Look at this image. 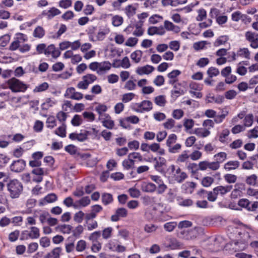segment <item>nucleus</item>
<instances>
[{
	"mask_svg": "<svg viewBox=\"0 0 258 258\" xmlns=\"http://www.w3.org/2000/svg\"><path fill=\"white\" fill-rule=\"evenodd\" d=\"M224 179L229 184L235 183L237 179L236 175L232 174H226L224 175Z\"/></svg>",
	"mask_w": 258,
	"mask_h": 258,
	"instance_id": "3c124183",
	"label": "nucleus"
},
{
	"mask_svg": "<svg viewBox=\"0 0 258 258\" xmlns=\"http://www.w3.org/2000/svg\"><path fill=\"white\" fill-rule=\"evenodd\" d=\"M175 124V120L172 118H169L163 123V126L167 130H171Z\"/></svg>",
	"mask_w": 258,
	"mask_h": 258,
	"instance_id": "774afa93",
	"label": "nucleus"
},
{
	"mask_svg": "<svg viewBox=\"0 0 258 258\" xmlns=\"http://www.w3.org/2000/svg\"><path fill=\"white\" fill-rule=\"evenodd\" d=\"M164 26L167 31H173L176 33H178L180 31L179 27L175 25L172 22L167 20L164 21Z\"/></svg>",
	"mask_w": 258,
	"mask_h": 258,
	"instance_id": "bb28decb",
	"label": "nucleus"
},
{
	"mask_svg": "<svg viewBox=\"0 0 258 258\" xmlns=\"http://www.w3.org/2000/svg\"><path fill=\"white\" fill-rule=\"evenodd\" d=\"M171 169L173 172V177L176 182L181 183L187 178V174L182 171L179 167L175 168V166L172 165Z\"/></svg>",
	"mask_w": 258,
	"mask_h": 258,
	"instance_id": "6e6552de",
	"label": "nucleus"
},
{
	"mask_svg": "<svg viewBox=\"0 0 258 258\" xmlns=\"http://www.w3.org/2000/svg\"><path fill=\"white\" fill-rule=\"evenodd\" d=\"M141 188L143 191L153 192L156 190L157 186L153 183L143 182L141 184Z\"/></svg>",
	"mask_w": 258,
	"mask_h": 258,
	"instance_id": "5701e85b",
	"label": "nucleus"
},
{
	"mask_svg": "<svg viewBox=\"0 0 258 258\" xmlns=\"http://www.w3.org/2000/svg\"><path fill=\"white\" fill-rule=\"evenodd\" d=\"M30 232L31 236V239H37L40 237V230L35 226H32L30 228Z\"/></svg>",
	"mask_w": 258,
	"mask_h": 258,
	"instance_id": "de8ad7c7",
	"label": "nucleus"
},
{
	"mask_svg": "<svg viewBox=\"0 0 258 258\" xmlns=\"http://www.w3.org/2000/svg\"><path fill=\"white\" fill-rule=\"evenodd\" d=\"M135 28L136 29L133 32V35L137 37L142 36L144 32V30L142 28V24L138 23L136 24Z\"/></svg>",
	"mask_w": 258,
	"mask_h": 258,
	"instance_id": "864d4df0",
	"label": "nucleus"
},
{
	"mask_svg": "<svg viewBox=\"0 0 258 258\" xmlns=\"http://www.w3.org/2000/svg\"><path fill=\"white\" fill-rule=\"evenodd\" d=\"M189 93L192 96L197 98H201L203 96L201 91L203 88V85L195 82H191L189 84Z\"/></svg>",
	"mask_w": 258,
	"mask_h": 258,
	"instance_id": "423d86ee",
	"label": "nucleus"
},
{
	"mask_svg": "<svg viewBox=\"0 0 258 258\" xmlns=\"http://www.w3.org/2000/svg\"><path fill=\"white\" fill-rule=\"evenodd\" d=\"M181 74V72L179 70H175L169 73L167 76L170 79L169 83L173 84L177 81V77Z\"/></svg>",
	"mask_w": 258,
	"mask_h": 258,
	"instance_id": "f704fd0d",
	"label": "nucleus"
},
{
	"mask_svg": "<svg viewBox=\"0 0 258 258\" xmlns=\"http://www.w3.org/2000/svg\"><path fill=\"white\" fill-rule=\"evenodd\" d=\"M227 155L225 152H221L214 156L215 161L220 164L223 163L227 159Z\"/></svg>",
	"mask_w": 258,
	"mask_h": 258,
	"instance_id": "4c0bfd02",
	"label": "nucleus"
},
{
	"mask_svg": "<svg viewBox=\"0 0 258 258\" xmlns=\"http://www.w3.org/2000/svg\"><path fill=\"white\" fill-rule=\"evenodd\" d=\"M245 39L249 43L250 46L254 49L258 48V34L250 31L245 32Z\"/></svg>",
	"mask_w": 258,
	"mask_h": 258,
	"instance_id": "9d476101",
	"label": "nucleus"
},
{
	"mask_svg": "<svg viewBox=\"0 0 258 258\" xmlns=\"http://www.w3.org/2000/svg\"><path fill=\"white\" fill-rule=\"evenodd\" d=\"M202 153L199 150H194L189 155L190 158L193 161L200 159L202 157Z\"/></svg>",
	"mask_w": 258,
	"mask_h": 258,
	"instance_id": "e2e57ef3",
	"label": "nucleus"
},
{
	"mask_svg": "<svg viewBox=\"0 0 258 258\" xmlns=\"http://www.w3.org/2000/svg\"><path fill=\"white\" fill-rule=\"evenodd\" d=\"M250 51L248 48H240L236 52L237 56L241 58L249 59L250 58Z\"/></svg>",
	"mask_w": 258,
	"mask_h": 258,
	"instance_id": "a878e982",
	"label": "nucleus"
},
{
	"mask_svg": "<svg viewBox=\"0 0 258 258\" xmlns=\"http://www.w3.org/2000/svg\"><path fill=\"white\" fill-rule=\"evenodd\" d=\"M60 13V11L58 9L52 7L48 11H43L42 14L46 16L48 19H51L55 16L59 15Z\"/></svg>",
	"mask_w": 258,
	"mask_h": 258,
	"instance_id": "b1692460",
	"label": "nucleus"
},
{
	"mask_svg": "<svg viewBox=\"0 0 258 258\" xmlns=\"http://www.w3.org/2000/svg\"><path fill=\"white\" fill-rule=\"evenodd\" d=\"M153 108L152 102L150 100H144L140 103H136L134 105V109L138 112H148Z\"/></svg>",
	"mask_w": 258,
	"mask_h": 258,
	"instance_id": "1a4fd4ad",
	"label": "nucleus"
},
{
	"mask_svg": "<svg viewBox=\"0 0 258 258\" xmlns=\"http://www.w3.org/2000/svg\"><path fill=\"white\" fill-rule=\"evenodd\" d=\"M61 252V248L60 247H55L47 254V257L48 258H59Z\"/></svg>",
	"mask_w": 258,
	"mask_h": 258,
	"instance_id": "ea45409f",
	"label": "nucleus"
},
{
	"mask_svg": "<svg viewBox=\"0 0 258 258\" xmlns=\"http://www.w3.org/2000/svg\"><path fill=\"white\" fill-rule=\"evenodd\" d=\"M98 120L102 123L104 127L108 129L111 130L115 126L114 121L109 114L104 115L103 117L98 119Z\"/></svg>",
	"mask_w": 258,
	"mask_h": 258,
	"instance_id": "f8f14e48",
	"label": "nucleus"
},
{
	"mask_svg": "<svg viewBox=\"0 0 258 258\" xmlns=\"http://www.w3.org/2000/svg\"><path fill=\"white\" fill-rule=\"evenodd\" d=\"M64 96L69 99L80 100L84 97L83 94L80 92L76 91L74 87H70L68 88L64 93Z\"/></svg>",
	"mask_w": 258,
	"mask_h": 258,
	"instance_id": "0eeeda50",
	"label": "nucleus"
},
{
	"mask_svg": "<svg viewBox=\"0 0 258 258\" xmlns=\"http://www.w3.org/2000/svg\"><path fill=\"white\" fill-rule=\"evenodd\" d=\"M202 127H198L194 130V134L199 138H205L211 134V130L214 127V121L207 119L202 122Z\"/></svg>",
	"mask_w": 258,
	"mask_h": 258,
	"instance_id": "f03ea898",
	"label": "nucleus"
},
{
	"mask_svg": "<svg viewBox=\"0 0 258 258\" xmlns=\"http://www.w3.org/2000/svg\"><path fill=\"white\" fill-rule=\"evenodd\" d=\"M239 166V162L238 161H229L224 164V168L227 171H230L235 170Z\"/></svg>",
	"mask_w": 258,
	"mask_h": 258,
	"instance_id": "cd10ccee",
	"label": "nucleus"
},
{
	"mask_svg": "<svg viewBox=\"0 0 258 258\" xmlns=\"http://www.w3.org/2000/svg\"><path fill=\"white\" fill-rule=\"evenodd\" d=\"M55 134L57 136L64 138L66 136V126L62 124L61 126L58 127L54 132Z\"/></svg>",
	"mask_w": 258,
	"mask_h": 258,
	"instance_id": "bf43d9fd",
	"label": "nucleus"
},
{
	"mask_svg": "<svg viewBox=\"0 0 258 258\" xmlns=\"http://www.w3.org/2000/svg\"><path fill=\"white\" fill-rule=\"evenodd\" d=\"M155 70V68L151 65L147 64L137 68L136 72L139 75H149Z\"/></svg>",
	"mask_w": 258,
	"mask_h": 258,
	"instance_id": "dca6fc26",
	"label": "nucleus"
},
{
	"mask_svg": "<svg viewBox=\"0 0 258 258\" xmlns=\"http://www.w3.org/2000/svg\"><path fill=\"white\" fill-rule=\"evenodd\" d=\"M154 101V103L160 107H164L167 103L166 96L163 95L155 97Z\"/></svg>",
	"mask_w": 258,
	"mask_h": 258,
	"instance_id": "2f4dec72",
	"label": "nucleus"
},
{
	"mask_svg": "<svg viewBox=\"0 0 258 258\" xmlns=\"http://www.w3.org/2000/svg\"><path fill=\"white\" fill-rule=\"evenodd\" d=\"M143 158L140 153L133 152L130 153L127 158L124 159L122 163L123 167L126 170H129L135 167L136 161L142 162Z\"/></svg>",
	"mask_w": 258,
	"mask_h": 258,
	"instance_id": "20e7f679",
	"label": "nucleus"
},
{
	"mask_svg": "<svg viewBox=\"0 0 258 258\" xmlns=\"http://www.w3.org/2000/svg\"><path fill=\"white\" fill-rule=\"evenodd\" d=\"M25 167V162L23 160H18L11 164V170L16 172L23 171Z\"/></svg>",
	"mask_w": 258,
	"mask_h": 258,
	"instance_id": "f3484780",
	"label": "nucleus"
},
{
	"mask_svg": "<svg viewBox=\"0 0 258 258\" xmlns=\"http://www.w3.org/2000/svg\"><path fill=\"white\" fill-rule=\"evenodd\" d=\"M246 136L248 139L258 138V126H255L252 129L247 131Z\"/></svg>",
	"mask_w": 258,
	"mask_h": 258,
	"instance_id": "a18cd8bd",
	"label": "nucleus"
},
{
	"mask_svg": "<svg viewBox=\"0 0 258 258\" xmlns=\"http://www.w3.org/2000/svg\"><path fill=\"white\" fill-rule=\"evenodd\" d=\"M190 158L189 155L188 154L187 151H183L180 154H179L177 159L176 163L180 164L187 162Z\"/></svg>",
	"mask_w": 258,
	"mask_h": 258,
	"instance_id": "c756f323",
	"label": "nucleus"
},
{
	"mask_svg": "<svg viewBox=\"0 0 258 258\" xmlns=\"http://www.w3.org/2000/svg\"><path fill=\"white\" fill-rule=\"evenodd\" d=\"M184 115V111L181 109H176L173 110L172 117L175 119H180Z\"/></svg>",
	"mask_w": 258,
	"mask_h": 258,
	"instance_id": "6e6d98bb",
	"label": "nucleus"
},
{
	"mask_svg": "<svg viewBox=\"0 0 258 258\" xmlns=\"http://www.w3.org/2000/svg\"><path fill=\"white\" fill-rule=\"evenodd\" d=\"M47 127L52 129L55 127L57 125L56 120L54 116L49 115L47 117L46 121Z\"/></svg>",
	"mask_w": 258,
	"mask_h": 258,
	"instance_id": "c03bdc74",
	"label": "nucleus"
},
{
	"mask_svg": "<svg viewBox=\"0 0 258 258\" xmlns=\"http://www.w3.org/2000/svg\"><path fill=\"white\" fill-rule=\"evenodd\" d=\"M19 236L20 231L18 230H15L9 234L8 240L12 242H15L18 239Z\"/></svg>",
	"mask_w": 258,
	"mask_h": 258,
	"instance_id": "09e8293b",
	"label": "nucleus"
},
{
	"mask_svg": "<svg viewBox=\"0 0 258 258\" xmlns=\"http://www.w3.org/2000/svg\"><path fill=\"white\" fill-rule=\"evenodd\" d=\"M108 107L106 105L103 103H97L95 108V110L98 114V119L102 117L104 115L108 114L106 112L107 111Z\"/></svg>",
	"mask_w": 258,
	"mask_h": 258,
	"instance_id": "a211bd4d",
	"label": "nucleus"
},
{
	"mask_svg": "<svg viewBox=\"0 0 258 258\" xmlns=\"http://www.w3.org/2000/svg\"><path fill=\"white\" fill-rule=\"evenodd\" d=\"M214 179L212 177L207 176L202 178L201 184L203 186L208 187L214 183Z\"/></svg>",
	"mask_w": 258,
	"mask_h": 258,
	"instance_id": "a19ab883",
	"label": "nucleus"
},
{
	"mask_svg": "<svg viewBox=\"0 0 258 258\" xmlns=\"http://www.w3.org/2000/svg\"><path fill=\"white\" fill-rule=\"evenodd\" d=\"M55 229L56 231L61 232L62 233L69 234L72 231V227L70 225L63 224L57 226Z\"/></svg>",
	"mask_w": 258,
	"mask_h": 258,
	"instance_id": "72a5a7b5",
	"label": "nucleus"
},
{
	"mask_svg": "<svg viewBox=\"0 0 258 258\" xmlns=\"http://www.w3.org/2000/svg\"><path fill=\"white\" fill-rule=\"evenodd\" d=\"M246 18L245 15H243L239 11H236L232 13L231 15L232 20L235 22H238L241 19Z\"/></svg>",
	"mask_w": 258,
	"mask_h": 258,
	"instance_id": "5fc2aeb1",
	"label": "nucleus"
},
{
	"mask_svg": "<svg viewBox=\"0 0 258 258\" xmlns=\"http://www.w3.org/2000/svg\"><path fill=\"white\" fill-rule=\"evenodd\" d=\"M127 215V210L124 208H118L116 210L114 214L111 217L112 221H118L120 218H125Z\"/></svg>",
	"mask_w": 258,
	"mask_h": 258,
	"instance_id": "ddd939ff",
	"label": "nucleus"
},
{
	"mask_svg": "<svg viewBox=\"0 0 258 258\" xmlns=\"http://www.w3.org/2000/svg\"><path fill=\"white\" fill-rule=\"evenodd\" d=\"M123 22V18L119 15H115L112 17L111 23L114 27L120 26Z\"/></svg>",
	"mask_w": 258,
	"mask_h": 258,
	"instance_id": "79ce46f5",
	"label": "nucleus"
},
{
	"mask_svg": "<svg viewBox=\"0 0 258 258\" xmlns=\"http://www.w3.org/2000/svg\"><path fill=\"white\" fill-rule=\"evenodd\" d=\"M142 55L143 52L140 50H137L131 53V58L134 62L139 63L141 60Z\"/></svg>",
	"mask_w": 258,
	"mask_h": 258,
	"instance_id": "473e14b6",
	"label": "nucleus"
},
{
	"mask_svg": "<svg viewBox=\"0 0 258 258\" xmlns=\"http://www.w3.org/2000/svg\"><path fill=\"white\" fill-rule=\"evenodd\" d=\"M101 200L104 205H107L113 202V199L111 194L104 192L102 194Z\"/></svg>",
	"mask_w": 258,
	"mask_h": 258,
	"instance_id": "c9c22d12",
	"label": "nucleus"
},
{
	"mask_svg": "<svg viewBox=\"0 0 258 258\" xmlns=\"http://www.w3.org/2000/svg\"><path fill=\"white\" fill-rule=\"evenodd\" d=\"M210 44L206 41H201L194 43L193 48L196 51L203 50L206 48V45Z\"/></svg>",
	"mask_w": 258,
	"mask_h": 258,
	"instance_id": "e433bc0d",
	"label": "nucleus"
},
{
	"mask_svg": "<svg viewBox=\"0 0 258 258\" xmlns=\"http://www.w3.org/2000/svg\"><path fill=\"white\" fill-rule=\"evenodd\" d=\"M254 120V116L252 113L247 114L245 116L243 120V125L244 126V127H250L253 123Z\"/></svg>",
	"mask_w": 258,
	"mask_h": 258,
	"instance_id": "c85d7f7f",
	"label": "nucleus"
},
{
	"mask_svg": "<svg viewBox=\"0 0 258 258\" xmlns=\"http://www.w3.org/2000/svg\"><path fill=\"white\" fill-rule=\"evenodd\" d=\"M45 54L46 55H51L52 57L56 58L60 55V52L54 45L51 44L46 47Z\"/></svg>",
	"mask_w": 258,
	"mask_h": 258,
	"instance_id": "6ab92c4d",
	"label": "nucleus"
},
{
	"mask_svg": "<svg viewBox=\"0 0 258 258\" xmlns=\"http://www.w3.org/2000/svg\"><path fill=\"white\" fill-rule=\"evenodd\" d=\"M131 66L129 58L125 56L122 60H116L113 64L114 67H122L124 69H127Z\"/></svg>",
	"mask_w": 258,
	"mask_h": 258,
	"instance_id": "393cba45",
	"label": "nucleus"
},
{
	"mask_svg": "<svg viewBox=\"0 0 258 258\" xmlns=\"http://www.w3.org/2000/svg\"><path fill=\"white\" fill-rule=\"evenodd\" d=\"M238 205L240 207L243 208H245L248 211V208H249L250 202L248 200L246 199H241L238 201Z\"/></svg>",
	"mask_w": 258,
	"mask_h": 258,
	"instance_id": "69168bd1",
	"label": "nucleus"
},
{
	"mask_svg": "<svg viewBox=\"0 0 258 258\" xmlns=\"http://www.w3.org/2000/svg\"><path fill=\"white\" fill-rule=\"evenodd\" d=\"M87 247V242L83 239L79 240L75 245V249L78 252H83Z\"/></svg>",
	"mask_w": 258,
	"mask_h": 258,
	"instance_id": "7c9ffc66",
	"label": "nucleus"
},
{
	"mask_svg": "<svg viewBox=\"0 0 258 258\" xmlns=\"http://www.w3.org/2000/svg\"><path fill=\"white\" fill-rule=\"evenodd\" d=\"M230 131L228 128H224L222 131L218 132L217 137L219 141L221 143H226Z\"/></svg>",
	"mask_w": 258,
	"mask_h": 258,
	"instance_id": "4be33fe9",
	"label": "nucleus"
},
{
	"mask_svg": "<svg viewBox=\"0 0 258 258\" xmlns=\"http://www.w3.org/2000/svg\"><path fill=\"white\" fill-rule=\"evenodd\" d=\"M91 132L86 130H81L80 133H74L70 134L69 138L72 140H77L80 142H84L88 139Z\"/></svg>",
	"mask_w": 258,
	"mask_h": 258,
	"instance_id": "9b49d317",
	"label": "nucleus"
},
{
	"mask_svg": "<svg viewBox=\"0 0 258 258\" xmlns=\"http://www.w3.org/2000/svg\"><path fill=\"white\" fill-rule=\"evenodd\" d=\"M50 238L46 236H43L40 238L39 244L43 248L48 247L50 245Z\"/></svg>",
	"mask_w": 258,
	"mask_h": 258,
	"instance_id": "603ef678",
	"label": "nucleus"
},
{
	"mask_svg": "<svg viewBox=\"0 0 258 258\" xmlns=\"http://www.w3.org/2000/svg\"><path fill=\"white\" fill-rule=\"evenodd\" d=\"M156 164H155V168L161 167L165 166L167 163L166 160L162 157H159L157 158H155Z\"/></svg>",
	"mask_w": 258,
	"mask_h": 258,
	"instance_id": "338daca9",
	"label": "nucleus"
},
{
	"mask_svg": "<svg viewBox=\"0 0 258 258\" xmlns=\"http://www.w3.org/2000/svg\"><path fill=\"white\" fill-rule=\"evenodd\" d=\"M257 178V177L256 175L252 174L246 178L245 182L249 185L254 186L256 184Z\"/></svg>",
	"mask_w": 258,
	"mask_h": 258,
	"instance_id": "13d9d810",
	"label": "nucleus"
},
{
	"mask_svg": "<svg viewBox=\"0 0 258 258\" xmlns=\"http://www.w3.org/2000/svg\"><path fill=\"white\" fill-rule=\"evenodd\" d=\"M244 184L242 183H236L234 185V188L231 191V197L236 199L242 196V192L244 190Z\"/></svg>",
	"mask_w": 258,
	"mask_h": 258,
	"instance_id": "4468645a",
	"label": "nucleus"
},
{
	"mask_svg": "<svg viewBox=\"0 0 258 258\" xmlns=\"http://www.w3.org/2000/svg\"><path fill=\"white\" fill-rule=\"evenodd\" d=\"M197 12L198 16L196 18V20L198 21H202L206 18L207 12L205 9L203 8L200 9Z\"/></svg>",
	"mask_w": 258,
	"mask_h": 258,
	"instance_id": "052dcab7",
	"label": "nucleus"
},
{
	"mask_svg": "<svg viewBox=\"0 0 258 258\" xmlns=\"http://www.w3.org/2000/svg\"><path fill=\"white\" fill-rule=\"evenodd\" d=\"M232 185H227L225 186L219 185L214 188L217 194L220 195L221 196L225 195L227 193L229 192L232 189Z\"/></svg>",
	"mask_w": 258,
	"mask_h": 258,
	"instance_id": "aec40b11",
	"label": "nucleus"
},
{
	"mask_svg": "<svg viewBox=\"0 0 258 258\" xmlns=\"http://www.w3.org/2000/svg\"><path fill=\"white\" fill-rule=\"evenodd\" d=\"M177 200L178 204L182 206H190L193 204L192 201L189 199H183V198L178 197L177 198Z\"/></svg>",
	"mask_w": 258,
	"mask_h": 258,
	"instance_id": "49530a36",
	"label": "nucleus"
},
{
	"mask_svg": "<svg viewBox=\"0 0 258 258\" xmlns=\"http://www.w3.org/2000/svg\"><path fill=\"white\" fill-rule=\"evenodd\" d=\"M138 8V4H130L124 8V12L128 18H131L136 15Z\"/></svg>",
	"mask_w": 258,
	"mask_h": 258,
	"instance_id": "2eb2a0df",
	"label": "nucleus"
},
{
	"mask_svg": "<svg viewBox=\"0 0 258 258\" xmlns=\"http://www.w3.org/2000/svg\"><path fill=\"white\" fill-rule=\"evenodd\" d=\"M111 63L108 61L99 62L98 74H103L109 71L111 68Z\"/></svg>",
	"mask_w": 258,
	"mask_h": 258,
	"instance_id": "412c9836",
	"label": "nucleus"
},
{
	"mask_svg": "<svg viewBox=\"0 0 258 258\" xmlns=\"http://www.w3.org/2000/svg\"><path fill=\"white\" fill-rule=\"evenodd\" d=\"M48 84L46 82H44L37 86L34 89L33 92L35 93L44 91L48 88Z\"/></svg>",
	"mask_w": 258,
	"mask_h": 258,
	"instance_id": "680f3d73",
	"label": "nucleus"
},
{
	"mask_svg": "<svg viewBox=\"0 0 258 258\" xmlns=\"http://www.w3.org/2000/svg\"><path fill=\"white\" fill-rule=\"evenodd\" d=\"M11 223V220L7 216H3L0 219V227L4 228L8 226Z\"/></svg>",
	"mask_w": 258,
	"mask_h": 258,
	"instance_id": "0e129e2a",
	"label": "nucleus"
},
{
	"mask_svg": "<svg viewBox=\"0 0 258 258\" xmlns=\"http://www.w3.org/2000/svg\"><path fill=\"white\" fill-rule=\"evenodd\" d=\"M97 79L96 75L92 74H87L83 76L82 80L78 82L77 85L78 88L86 90L88 88L89 84H92Z\"/></svg>",
	"mask_w": 258,
	"mask_h": 258,
	"instance_id": "39448f33",
	"label": "nucleus"
},
{
	"mask_svg": "<svg viewBox=\"0 0 258 258\" xmlns=\"http://www.w3.org/2000/svg\"><path fill=\"white\" fill-rule=\"evenodd\" d=\"M228 39V37L226 35L221 36L215 40L214 43V45L215 47H218L220 45H224L227 42Z\"/></svg>",
	"mask_w": 258,
	"mask_h": 258,
	"instance_id": "37998d69",
	"label": "nucleus"
},
{
	"mask_svg": "<svg viewBox=\"0 0 258 258\" xmlns=\"http://www.w3.org/2000/svg\"><path fill=\"white\" fill-rule=\"evenodd\" d=\"M45 34L44 29L41 26H37L33 31V36L37 38H42Z\"/></svg>",
	"mask_w": 258,
	"mask_h": 258,
	"instance_id": "58836bf2",
	"label": "nucleus"
},
{
	"mask_svg": "<svg viewBox=\"0 0 258 258\" xmlns=\"http://www.w3.org/2000/svg\"><path fill=\"white\" fill-rule=\"evenodd\" d=\"M7 87L12 92H25L28 88L29 86L23 81L13 77L6 82Z\"/></svg>",
	"mask_w": 258,
	"mask_h": 258,
	"instance_id": "7ed1b4c3",
	"label": "nucleus"
},
{
	"mask_svg": "<svg viewBox=\"0 0 258 258\" xmlns=\"http://www.w3.org/2000/svg\"><path fill=\"white\" fill-rule=\"evenodd\" d=\"M113 232L112 227H109L104 228L102 231V236L104 239H108L111 238Z\"/></svg>",
	"mask_w": 258,
	"mask_h": 258,
	"instance_id": "8fccbe9b",
	"label": "nucleus"
},
{
	"mask_svg": "<svg viewBox=\"0 0 258 258\" xmlns=\"http://www.w3.org/2000/svg\"><path fill=\"white\" fill-rule=\"evenodd\" d=\"M7 189L11 199L19 198L23 190L22 183L18 180L14 179L9 181L7 184Z\"/></svg>",
	"mask_w": 258,
	"mask_h": 258,
	"instance_id": "f257e3e1",
	"label": "nucleus"
},
{
	"mask_svg": "<svg viewBox=\"0 0 258 258\" xmlns=\"http://www.w3.org/2000/svg\"><path fill=\"white\" fill-rule=\"evenodd\" d=\"M195 121L192 119L185 118L183 120V126L186 131L191 129L193 127Z\"/></svg>",
	"mask_w": 258,
	"mask_h": 258,
	"instance_id": "4d7b16f0",
	"label": "nucleus"
}]
</instances>
